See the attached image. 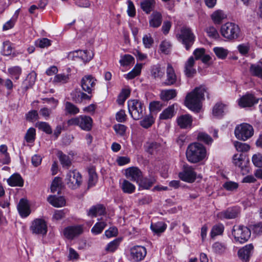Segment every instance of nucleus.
<instances>
[{
    "label": "nucleus",
    "instance_id": "nucleus-56",
    "mask_svg": "<svg viewBox=\"0 0 262 262\" xmlns=\"http://www.w3.org/2000/svg\"><path fill=\"white\" fill-rule=\"evenodd\" d=\"M164 73L162 71L161 68L159 66H154L151 70V75L155 78L161 79L163 77Z\"/></svg>",
    "mask_w": 262,
    "mask_h": 262
},
{
    "label": "nucleus",
    "instance_id": "nucleus-21",
    "mask_svg": "<svg viewBox=\"0 0 262 262\" xmlns=\"http://www.w3.org/2000/svg\"><path fill=\"white\" fill-rule=\"evenodd\" d=\"M82 232L83 228L80 225L67 227V238L73 239Z\"/></svg>",
    "mask_w": 262,
    "mask_h": 262
},
{
    "label": "nucleus",
    "instance_id": "nucleus-53",
    "mask_svg": "<svg viewBox=\"0 0 262 262\" xmlns=\"http://www.w3.org/2000/svg\"><path fill=\"white\" fill-rule=\"evenodd\" d=\"M163 107L162 104L160 101H152L149 104V110L151 113H158L160 111Z\"/></svg>",
    "mask_w": 262,
    "mask_h": 262
},
{
    "label": "nucleus",
    "instance_id": "nucleus-43",
    "mask_svg": "<svg viewBox=\"0 0 262 262\" xmlns=\"http://www.w3.org/2000/svg\"><path fill=\"white\" fill-rule=\"evenodd\" d=\"M213 51L216 56L222 59L226 58L228 53V50L222 47H215L213 48Z\"/></svg>",
    "mask_w": 262,
    "mask_h": 262
},
{
    "label": "nucleus",
    "instance_id": "nucleus-54",
    "mask_svg": "<svg viewBox=\"0 0 262 262\" xmlns=\"http://www.w3.org/2000/svg\"><path fill=\"white\" fill-rule=\"evenodd\" d=\"M79 113V109L71 102H67V114L75 115Z\"/></svg>",
    "mask_w": 262,
    "mask_h": 262
},
{
    "label": "nucleus",
    "instance_id": "nucleus-20",
    "mask_svg": "<svg viewBox=\"0 0 262 262\" xmlns=\"http://www.w3.org/2000/svg\"><path fill=\"white\" fill-rule=\"evenodd\" d=\"M195 60L192 56L190 57L185 64L184 73L187 77H193L196 74V70L193 68Z\"/></svg>",
    "mask_w": 262,
    "mask_h": 262
},
{
    "label": "nucleus",
    "instance_id": "nucleus-48",
    "mask_svg": "<svg viewBox=\"0 0 262 262\" xmlns=\"http://www.w3.org/2000/svg\"><path fill=\"white\" fill-rule=\"evenodd\" d=\"M171 45L170 41L165 40L161 42L160 45V51L165 54H167L170 51Z\"/></svg>",
    "mask_w": 262,
    "mask_h": 262
},
{
    "label": "nucleus",
    "instance_id": "nucleus-5",
    "mask_svg": "<svg viewBox=\"0 0 262 262\" xmlns=\"http://www.w3.org/2000/svg\"><path fill=\"white\" fill-rule=\"evenodd\" d=\"M177 37L185 46L187 50L190 49L195 40L194 34L190 28L187 27H183L180 33L177 35Z\"/></svg>",
    "mask_w": 262,
    "mask_h": 262
},
{
    "label": "nucleus",
    "instance_id": "nucleus-10",
    "mask_svg": "<svg viewBox=\"0 0 262 262\" xmlns=\"http://www.w3.org/2000/svg\"><path fill=\"white\" fill-rule=\"evenodd\" d=\"M81 181V174L76 170L70 171L67 174V184L71 189H75L79 187Z\"/></svg>",
    "mask_w": 262,
    "mask_h": 262
},
{
    "label": "nucleus",
    "instance_id": "nucleus-7",
    "mask_svg": "<svg viewBox=\"0 0 262 262\" xmlns=\"http://www.w3.org/2000/svg\"><path fill=\"white\" fill-rule=\"evenodd\" d=\"M254 133L253 127L247 123H242L235 127V137L239 140L246 141L251 137Z\"/></svg>",
    "mask_w": 262,
    "mask_h": 262
},
{
    "label": "nucleus",
    "instance_id": "nucleus-34",
    "mask_svg": "<svg viewBox=\"0 0 262 262\" xmlns=\"http://www.w3.org/2000/svg\"><path fill=\"white\" fill-rule=\"evenodd\" d=\"M226 17V15L221 10L214 12L211 15V18L215 24H219Z\"/></svg>",
    "mask_w": 262,
    "mask_h": 262
},
{
    "label": "nucleus",
    "instance_id": "nucleus-13",
    "mask_svg": "<svg viewBox=\"0 0 262 262\" xmlns=\"http://www.w3.org/2000/svg\"><path fill=\"white\" fill-rule=\"evenodd\" d=\"M258 101V99H256L253 94L248 93L241 97L238 100V103L242 107H251L257 103Z\"/></svg>",
    "mask_w": 262,
    "mask_h": 262
},
{
    "label": "nucleus",
    "instance_id": "nucleus-19",
    "mask_svg": "<svg viewBox=\"0 0 262 262\" xmlns=\"http://www.w3.org/2000/svg\"><path fill=\"white\" fill-rule=\"evenodd\" d=\"M163 17L161 13L154 11L149 17V27L154 28L159 27L162 22Z\"/></svg>",
    "mask_w": 262,
    "mask_h": 262
},
{
    "label": "nucleus",
    "instance_id": "nucleus-26",
    "mask_svg": "<svg viewBox=\"0 0 262 262\" xmlns=\"http://www.w3.org/2000/svg\"><path fill=\"white\" fill-rule=\"evenodd\" d=\"M227 111V105L222 103H217L212 108V114L217 117H222Z\"/></svg>",
    "mask_w": 262,
    "mask_h": 262
},
{
    "label": "nucleus",
    "instance_id": "nucleus-11",
    "mask_svg": "<svg viewBox=\"0 0 262 262\" xmlns=\"http://www.w3.org/2000/svg\"><path fill=\"white\" fill-rule=\"evenodd\" d=\"M179 178L183 181L189 183L193 182L196 177V173L193 168L187 165H184L183 171L179 173Z\"/></svg>",
    "mask_w": 262,
    "mask_h": 262
},
{
    "label": "nucleus",
    "instance_id": "nucleus-40",
    "mask_svg": "<svg viewBox=\"0 0 262 262\" xmlns=\"http://www.w3.org/2000/svg\"><path fill=\"white\" fill-rule=\"evenodd\" d=\"M36 130L33 127L29 128L25 135V139L28 143H33L35 139Z\"/></svg>",
    "mask_w": 262,
    "mask_h": 262
},
{
    "label": "nucleus",
    "instance_id": "nucleus-22",
    "mask_svg": "<svg viewBox=\"0 0 262 262\" xmlns=\"http://www.w3.org/2000/svg\"><path fill=\"white\" fill-rule=\"evenodd\" d=\"M17 209L22 217H27L30 213V210L27 200L21 199L17 205Z\"/></svg>",
    "mask_w": 262,
    "mask_h": 262
},
{
    "label": "nucleus",
    "instance_id": "nucleus-46",
    "mask_svg": "<svg viewBox=\"0 0 262 262\" xmlns=\"http://www.w3.org/2000/svg\"><path fill=\"white\" fill-rule=\"evenodd\" d=\"M106 225V223L104 222L97 223L92 228L91 231L95 235L100 234L102 232Z\"/></svg>",
    "mask_w": 262,
    "mask_h": 262
},
{
    "label": "nucleus",
    "instance_id": "nucleus-36",
    "mask_svg": "<svg viewBox=\"0 0 262 262\" xmlns=\"http://www.w3.org/2000/svg\"><path fill=\"white\" fill-rule=\"evenodd\" d=\"M156 182V179L154 177H150L149 178H144L139 181L140 186L144 189H149Z\"/></svg>",
    "mask_w": 262,
    "mask_h": 262
},
{
    "label": "nucleus",
    "instance_id": "nucleus-2",
    "mask_svg": "<svg viewBox=\"0 0 262 262\" xmlns=\"http://www.w3.org/2000/svg\"><path fill=\"white\" fill-rule=\"evenodd\" d=\"M186 155L189 162L192 163H196L202 161L205 158L206 150L202 144L194 142L188 146Z\"/></svg>",
    "mask_w": 262,
    "mask_h": 262
},
{
    "label": "nucleus",
    "instance_id": "nucleus-29",
    "mask_svg": "<svg viewBox=\"0 0 262 262\" xmlns=\"http://www.w3.org/2000/svg\"><path fill=\"white\" fill-rule=\"evenodd\" d=\"M249 71L252 76L257 77L262 80V62H259L252 64Z\"/></svg>",
    "mask_w": 262,
    "mask_h": 262
},
{
    "label": "nucleus",
    "instance_id": "nucleus-6",
    "mask_svg": "<svg viewBox=\"0 0 262 262\" xmlns=\"http://www.w3.org/2000/svg\"><path fill=\"white\" fill-rule=\"evenodd\" d=\"M30 230L33 234L44 236L48 232L47 223L43 219H35L32 222Z\"/></svg>",
    "mask_w": 262,
    "mask_h": 262
},
{
    "label": "nucleus",
    "instance_id": "nucleus-27",
    "mask_svg": "<svg viewBox=\"0 0 262 262\" xmlns=\"http://www.w3.org/2000/svg\"><path fill=\"white\" fill-rule=\"evenodd\" d=\"M105 212V207L101 204L92 206L89 210L88 214L92 217H95L97 215H101Z\"/></svg>",
    "mask_w": 262,
    "mask_h": 262
},
{
    "label": "nucleus",
    "instance_id": "nucleus-9",
    "mask_svg": "<svg viewBox=\"0 0 262 262\" xmlns=\"http://www.w3.org/2000/svg\"><path fill=\"white\" fill-rule=\"evenodd\" d=\"M96 79L91 75L84 76L81 79L80 85L82 90L88 94H92L95 90Z\"/></svg>",
    "mask_w": 262,
    "mask_h": 262
},
{
    "label": "nucleus",
    "instance_id": "nucleus-39",
    "mask_svg": "<svg viewBox=\"0 0 262 262\" xmlns=\"http://www.w3.org/2000/svg\"><path fill=\"white\" fill-rule=\"evenodd\" d=\"M154 122L155 120L153 117L150 115H148L146 116L140 121V125L145 128H148L152 125Z\"/></svg>",
    "mask_w": 262,
    "mask_h": 262
},
{
    "label": "nucleus",
    "instance_id": "nucleus-17",
    "mask_svg": "<svg viewBox=\"0 0 262 262\" xmlns=\"http://www.w3.org/2000/svg\"><path fill=\"white\" fill-rule=\"evenodd\" d=\"M126 176L130 180L139 183L142 178V172L137 167H130L126 170Z\"/></svg>",
    "mask_w": 262,
    "mask_h": 262
},
{
    "label": "nucleus",
    "instance_id": "nucleus-51",
    "mask_svg": "<svg viewBox=\"0 0 262 262\" xmlns=\"http://www.w3.org/2000/svg\"><path fill=\"white\" fill-rule=\"evenodd\" d=\"M134 61V58L130 55L126 54L122 56L119 61L122 66H128Z\"/></svg>",
    "mask_w": 262,
    "mask_h": 262
},
{
    "label": "nucleus",
    "instance_id": "nucleus-61",
    "mask_svg": "<svg viewBox=\"0 0 262 262\" xmlns=\"http://www.w3.org/2000/svg\"><path fill=\"white\" fill-rule=\"evenodd\" d=\"M113 128L117 134L123 136L126 132V127L123 124H117L114 125Z\"/></svg>",
    "mask_w": 262,
    "mask_h": 262
},
{
    "label": "nucleus",
    "instance_id": "nucleus-14",
    "mask_svg": "<svg viewBox=\"0 0 262 262\" xmlns=\"http://www.w3.org/2000/svg\"><path fill=\"white\" fill-rule=\"evenodd\" d=\"M192 117L189 114L180 115L177 118L178 126L182 129L190 128L192 124Z\"/></svg>",
    "mask_w": 262,
    "mask_h": 262
},
{
    "label": "nucleus",
    "instance_id": "nucleus-55",
    "mask_svg": "<svg viewBox=\"0 0 262 262\" xmlns=\"http://www.w3.org/2000/svg\"><path fill=\"white\" fill-rule=\"evenodd\" d=\"M142 41L144 47L148 49L150 48L154 43V39L149 34L144 35Z\"/></svg>",
    "mask_w": 262,
    "mask_h": 262
},
{
    "label": "nucleus",
    "instance_id": "nucleus-32",
    "mask_svg": "<svg viewBox=\"0 0 262 262\" xmlns=\"http://www.w3.org/2000/svg\"><path fill=\"white\" fill-rule=\"evenodd\" d=\"M212 249L214 253L222 254L226 252L227 247L225 243L216 242L212 245Z\"/></svg>",
    "mask_w": 262,
    "mask_h": 262
},
{
    "label": "nucleus",
    "instance_id": "nucleus-52",
    "mask_svg": "<svg viewBox=\"0 0 262 262\" xmlns=\"http://www.w3.org/2000/svg\"><path fill=\"white\" fill-rule=\"evenodd\" d=\"M236 149L239 152H246L249 150L250 146L245 143L235 141L234 143Z\"/></svg>",
    "mask_w": 262,
    "mask_h": 262
},
{
    "label": "nucleus",
    "instance_id": "nucleus-49",
    "mask_svg": "<svg viewBox=\"0 0 262 262\" xmlns=\"http://www.w3.org/2000/svg\"><path fill=\"white\" fill-rule=\"evenodd\" d=\"M35 45L41 48H47L51 45V40L47 38H42L36 40Z\"/></svg>",
    "mask_w": 262,
    "mask_h": 262
},
{
    "label": "nucleus",
    "instance_id": "nucleus-37",
    "mask_svg": "<svg viewBox=\"0 0 262 262\" xmlns=\"http://www.w3.org/2000/svg\"><path fill=\"white\" fill-rule=\"evenodd\" d=\"M121 188L124 192L132 193L134 192L135 186L129 181L124 180L121 184Z\"/></svg>",
    "mask_w": 262,
    "mask_h": 262
},
{
    "label": "nucleus",
    "instance_id": "nucleus-1",
    "mask_svg": "<svg viewBox=\"0 0 262 262\" xmlns=\"http://www.w3.org/2000/svg\"><path fill=\"white\" fill-rule=\"evenodd\" d=\"M205 92L206 89L202 85L188 93L184 102L186 106L193 112H199L201 109V102L204 99Z\"/></svg>",
    "mask_w": 262,
    "mask_h": 262
},
{
    "label": "nucleus",
    "instance_id": "nucleus-60",
    "mask_svg": "<svg viewBox=\"0 0 262 262\" xmlns=\"http://www.w3.org/2000/svg\"><path fill=\"white\" fill-rule=\"evenodd\" d=\"M97 180V176L96 172L94 171H89V178L88 186L89 187H93L94 186Z\"/></svg>",
    "mask_w": 262,
    "mask_h": 262
},
{
    "label": "nucleus",
    "instance_id": "nucleus-33",
    "mask_svg": "<svg viewBox=\"0 0 262 262\" xmlns=\"http://www.w3.org/2000/svg\"><path fill=\"white\" fill-rule=\"evenodd\" d=\"M79 59H81L84 62L90 61L94 56V53L92 51L78 50Z\"/></svg>",
    "mask_w": 262,
    "mask_h": 262
},
{
    "label": "nucleus",
    "instance_id": "nucleus-15",
    "mask_svg": "<svg viewBox=\"0 0 262 262\" xmlns=\"http://www.w3.org/2000/svg\"><path fill=\"white\" fill-rule=\"evenodd\" d=\"M146 254V250L144 247H134L130 250V255L133 259L136 261L142 260Z\"/></svg>",
    "mask_w": 262,
    "mask_h": 262
},
{
    "label": "nucleus",
    "instance_id": "nucleus-64",
    "mask_svg": "<svg viewBox=\"0 0 262 262\" xmlns=\"http://www.w3.org/2000/svg\"><path fill=\"white\" fill-rule=\"evenodd\" d=\"M250 227L254 233L259 234L262 233L261 222H258L253 225H251Z\"/></svg>",
    "mask_w": 262,
    "mask_h": 262
},
{
    "label": "nucleus",
    "instance_id": "nucleus-38",
    "mask_svg": "<svg viewBox=\"0 0 262 262\" xmlns=\"http://www.w3.org/2000/svg\"><path fill=\"white\" fill-rule=\"evenodd\" d=\"M150 228L154 232L159 234L165 231L166 226L163 222H158L156 224H151Z\"/></svg>",
    "mask_w": 262,
    "mask_h": 262
},
{
    "label": "nucleus",
    "instance_id": "nucleus-44",
    "mask_svg": "<svg viewBox=\"0 0 262 262\" xmlns=\"http://www.w3.org/2000/svg\"><path fill=\"white\" fill-rule=\"evenodd\" d=\"M36 126L39 129L42 130L48 134H51L52 133V128L49 123L45 122H38L36 123Z\"/></svg>",
    "mask_w": 262,
    "mask_h": 262
},
{
    "label": "nucleus",
    "instance_id": "nucleus-35",
    "mask_svg": "<svg viewBox=\"0 0 262 262\" xmlns=\"http://www.w3.org/2000/svg\"><path fill=\"white\" fill-rule=\"evenodd\" d=\"M146 150L150 154L161 148V144L157 142H147L145 145Z\"/></svg>",
    "mask_w": 262,
    "mask_h": 262
},
{
    "label": "nucleus",
    "instance_id": "nucleus-4",
    "mask_svg": "<svg viewBox=\"0 0 262 262\" xmlns=\"http://www.w3.org/2000/svg\"><path fill=\"white\" fill-rule=\"evenodd\" d=\"M127 103L129 113L134 120H139L143 117L145 107L141 101L130 100L128 101Z\"/></svg>",
    "mask_w": 262,
    "mask_h": 262
},
{
    "label": "nucleus",
    "instance_id": "nucleus-45",
    "mask_svg": "<svg viewBox=\"0 0 262 262\" xmlns=\"http://www.w3.org/2000/svg\"><path fill=\"white\" fill-rule=\"evenodd\" d=\"M198 139L200 141L203 142L206 144H211L213 141L212 138L207 134L200 132L198 135Z\"/></svg>",
    "mask_w": 262,
    "mask_h": 262
},
{
    "label": "nucleus",
    "instance_id": "nucleus-42",
    "mask_svg": "<svg viewBox=\"0 0 262 262\" xmlns=\"http://www.w3.org/2000/svg\"><path fill=\"white\" fill-rule=\"evenodd\" d=\"M141 68V64H136L135 68L126 75V78L128 79L134 78L140 74Z\"/></svg>",
    "mask_w": 262,
    "mask_h": 262
},
{
    "label": "nucleus",
    "instance_id": "nucleus-47",
    "mask_svg": "<svg viewBox=\"0 0 262 262\" xmlns=\"http://www.w3.org/2000/svg\"><path fill=\"white\" fill-rule=\"evenodd\" d=\"M224 229V226L221 224L214 225L211 229V236L213 238L217 235L222 234Z\"/></svg>",
    "mask_w": 262,
    "mask_h": 262
},
{
    "label": "nucleus",
    "instance_id": "nucleus-25",
    "mask_svg": "<svg viewBox=\"0 0 262 262\" xmlns=\"http://www.w3.org/2000/svg\"><path fill=\"white\" fill-rule=\"evenodd\" d=\"M47 200L55 207H61L66 205V200L63 196L57 197L55 195H50Z\"/></svg>",
    "mask_w": 262,
    "mask_h": 262
},
{
    "label": "nucleus",
    "instance_id": "nucleus-8",
    "mask_svg": "<svg viewBox=\"0 0 262 262\" xmlns=\"http://www.w3.org/2000/svg\"><path fill=\"white\" fill-rule=\"evenodd\" d=\"M232 234L236 242L244 243L247 242L251 236V230L244 226L234 227Z\"/></svg>",
    "mask_w": 262,
    "mask_h": 262
},
{
    "label": "nucleus",
    "instance_id": "nucleus-63",
    "mask_svg": "<svg viewBox=\"0 0 262 262\" xmlns=\"http://www.w3.org/2000/svg\"><path fill=\"white\" fill-rule=\"evenodd\" d=\"M252 162L253 164L258 167H262V157L260 154L254 155L252 157Z\"/></svg>",
    "mask_w": 262,
    "mask_h": 262
},
{
    "label": "nucleus",
    "instance_id": "nucleus-23",
    "mask_svg": "<svg viewBox=\"0 0 262 262\" xmlns=\"http://www.w3.org/2000/svg\"><path fill=\"white\" fill-rule=\"evenodd\" d=\"M7 183L12 187H22L24 185V180L19 174L14 173L8 179Z\"/></svg>",
    "mask_w": 262,
    "mask_h": 262
},
{
    "label": "nucleus",
    "instance_id": "nucleus-16",
    "mask_svg": "<svg viewBox=\"0 0 262 262\" xmlns=\"http://www.w3.org/2000/svg\"><path fill=\"white\" fill-rule=\"evenodd\" d=\"M253 251V246L252 244H248L240 249L238 251V255L243 261H247L249 260Z\"/></svg>",
    "mask_w": 262,
    "mask_h": 262
},
{
    "label": "nucleus",
    "instance_id": "nucleus-62",
    "mask_svg": "<svg viewBox=\"0 0 262 262\" xmlns=\"http://www.w3.org/2000/svg\"><path fill=\"white\" fill-rule=\"evenodd\" d=\"M68 259L69 260L73 261L77 260L79 259V255L75 250L72 248H70Z\"/></svg>",
    "mask_w": 262,
    "mask_h": 262
},
{
    "label": "nucleus",
    "instance_id": "nucleus-28",
    "mask_svg": "<svg viewBox=\"0 0 262 262\" xmlns=\"http://www.w3.org/2000/svg\"><path fill=\"white\" fill-rule=\"evenodd\" d=\"M174 104L169 105L165 108L160 115L161 120H167L172 118L175 115Z\"/></svg>",
    "mask_w": 262,
    "mask_h": 262
},
{
    "label": "nucleus",
    "instance_id": "nucleus-50",
    "mask_svg": "<svg viewBox=\"0 0 262 262\" xmlns=\"http://www.w3.org/2000/svg\"><path fill=\"white\" fill-rule=\"evenodd\" d=\"M13 50L11 43L9 41H6L3 43L2 54L5 56H9L11 54Z\"/></svg>",
    "mask_w": 262,
    "mask_h": 262
},
{
    "label": "nucleus",
    "instance_id": "nucleus-3",
    "mask_svg": "<svg viewBox=\"0 0 262 262\" xmlns=\"http://www.w3.org/2000/svg\"><path fill=\"white\" fill-rule=\"evenodd\" d=\"M241 30L239 26L233 23H227L221 28L222 35L229 40H233L239 36Z\"/></svg>",
    "mask_w": 262,
    "mask_h": 262
},
{
    "label": "nucleus",
    "instance_id": "nucleus-41",
    "mask_svg": "<svg viewBox=\"0 0 262 262\" xmlns=\"http://www.w3.org/2000/svg\"><path fill=\"white\" fill-rule=\"evenodd\" d=\"M8 71L11 76L16 80L19 79V76L21 74V69L18 66L10 68L8 69Z\"/></svg>",
    "mask_w": 262,
    "mask_h": 262
},
{
    "label": "nucleus",
    "instance_id": "nucleus-18",
    "mask_svg": "<svg viewBox=\"0 0 262 262\" xmlns=\"http://www.w3.org/2000/svg\"><path fill=\"white\" fill-rule=\"evenodd\" d=\"M238 213V209L237 208H229L226 211L219 212L217 216L221 220L232 219L235 218Z\"/></svg>",
    "mask_w": 262,
    "mask_h": 262
},
{
    "label": "nucleus",
    "instance_id": "nucleus-57",
    "mask_svg": "<svg viewBox=\"0 0 262 262\" xmlns=\"http://www.w3.org/2000/svg\"><path fill=\"white\" fill-rule=\"evenodd\" d=\"M206 32L208 36L213 39H216L219 37V34L216 29L213 27H209L206 29Z\"/></svg>",
    "mask_w": 262,
    "mask_h": 262
},
{
    "label": "nucleus",
    "instance_id": "nucleus-58",
    "mask_svg": "<svg viewBox=\"0 0 262 262\" xmlns=\"http://www.w3.org/2000/svg\"><path fill=\"white\" fill-rule=\"evenodd\" d=\"M244 156L243 154L234 155L233 157V163L236 166L242 168Z\"/></svg>",
    "mask_w": 262,
    "mask_h": 262
},
{
    "label": "nucleus",
    "instance_id": "nucleus-59",
    "mask_svg": "<svg viewBox=\"0 0 262 262\" xmlns=\"http://www.w3.org/2000/svg\"><path fill=\"white\" fill-rule=\"evenodd\" d=\"M120 243V241L116 239L108 243L105 248V250L110 252H114L118 247Z\"/></svg>",
    "mask_w": 262,
    "mask_h": 262
},
{
    "label": "nucleus",
    "instance_id": "nucleus-31",
    "mask_svg": "<svg viewBox=\"0 0 262 262\" xmlns=\"http://www.w3.org/2000/svg\"><path fill=\"white\" fill-rule=\"evenodd\" d=\"M177 92L174 89L162 90L160 94L161 99L164 101H168L177 96Z\"/></svg>",
    "mask_w": 262,
    "mask_h": 262
},
{
    "label": "nucleus",
    "instance_id": "nucleus-30",
    "mask_svg": "<svg viewBox=\"0 0 262 262\" xmlns=\"http://www.w3.org/2000/svg\"><path fill=\"white\" fill-rule=\"evenodd\" d=\"M155 5V0H143L140 3L141 9L147 14L153 10Z\"/></svg>",
    "mask_w": 262,
    "mask_h": 262
},
{
    "label": "nucleus",
    "instance_id": "nucleus-12",
    "mask_svg": "<svg viewBox=\"0 0 262 262\" xmlns=\"http://www.w3.org/2000/svg\"><path fill=\"white\" fill-rule=\"evenodd\" d=\"M179 81L172 66L168 63L166 68V78L163 82V84L166 86L175 85Z\"/></svg>",
    "mask_w": 262,
    "mask_h": 262
},
{
    "label": "nucleus",
    "instance_id": "nucleus-24",
    "mask_svg": "<svg viewBox=\"0 0 262 262\" xmlns=\"http://www.w3.org/2000/svg\"><path fill=\"white\" fill-rule=\"evenodd\" d=\"M92 119L86 116H80L79 126L82 129L89 131L92 126Z\"/></svg>",
    "mask_w": 262,
    "mask_h": 262
}]
</instances>
